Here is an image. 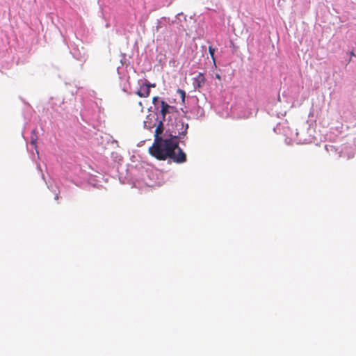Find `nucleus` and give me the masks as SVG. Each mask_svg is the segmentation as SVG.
<instances>
[{
  "label": "nucleus",
  "instance_id": "obj_1",
  "mask_svg": "<svg viewBox=\"0 0 356 356\" xmlns=\"http://www.w3.org/2000/svg\"><path fill=\"white\" fill-rule=\"evenodd\" d=\"M167 130L162 161L168 160L170 162L181 164L187 161V155L179 147V144L185 145L187 137L188 124L181 118H175L173 121L171 116L168 117Z\"/></svg>",
  "mask_w": 356,
  "mask_h": 356
},
{
  "label": "nucleus",
  "instance_id": "obj_2",
  "mask_svg": "<svg viewBox=\"0 0 356 356\" xmlns=\"http://www.w3.org/2000/svg\"><path fill=\"white\" fill-rule=\"evenodd\" d=\"M154 129V140L152 145L149 148V153L158 160L162 161L164 149V143L165 139V131L167 128L165 127V122L156 121Z\"/></svg>",
  "mask_w": 356,
  "mask_h": 356
},
{
  "label": "nucleus",
  "instance_id": "obj_3",
  "mask_svg": "<svg viewBox=\"0 0 356 356\" xmlns=\"http://www.w3.org/2000/svg\"><path fill=\"white\" fill-rule=\"evenodd\" d=\"M96 108H97V104L95 102H90L84 106L80 113L81 120L93 128L97 125L99 118V112H97Z\"/></svg>",
  "mask_w": 356,
  "mask_h": 356
},
{
  "label": "nucleus",
  "instance_id": "obj_4",
  "mask_svg": "<svg viewBox=\"0 0 356 356\" xmlns=\"http://www.w3.org/2000/svg\"><path fill=\"white\" fill-rule=\"evenodd\" d=\"M126 173L125 175L123 176V172H119V179L120 182L124 184L126 182H129L132 180H138L140 179H145V176H149V172L147 170H143L141 172V175L138 176L136 175L137 169L136 167L131 166L130 168H127L125 170Z\"/></svg>",
  "mask_w": 356,
  "mask_h": 356
},
{
  "label": "nucleus",
  "instance_id": "obj_5",
  "mask_svg": "<svg viewBox=\"0 0 356 356\" xmlns=\"http://www.w3.org/2000/svg\"><path fill=\"white\" fill-rule=\"evenodd\" d=\"M139 88L136 94L140 97H147L150 94V82L146 79H139L138 81Z\"/></svg>",
  "mask_w": 356,
  "mask_h": 356
},
{
  "label": "nucleus",
  "instance_id": "obj_6",
  "mask_svg": "<svg viewBox=\"0 0 356 356\" xmlns=\"http://www.w3.org/2000/svg\"><path fill=\"white\" fill-rule=\"evenodd\" d=\"M157 113L168 115V114H173L174 113H177L179 114V111L176 106L170 105L168 102H162L161 105L156 108Z\"/></svg>",
  "mask_w": 356,
  "mask_h": 356
},
{
  "label": "nucleus",
  "instance_id": "obj_7",
  "mask_svg": "<svg viewBox=\"0 0 356 356\" xmlns=\"http://www.w3.org/2000/svg\"><path fill=\"white\" fill-rule=\"evenodd\" d=\"M207 79L204 74L198 72L197 75L193 78V86L195 90L202 88L205 84Z\"/></svg>",
  "mask_w": 356,
  "mask_h": 356
},
{
  "label": "nucleus",
  "instance_id": "obj_8",
  "mask_svg": "<svg viewBox=\"0 0 356 356\" xmlns=\"http://www.w3.org/2000/svg\"><path fill=\"white\" fill-rule=\"evenodd\" d=\"M156 124V114L152 111V113L147 115L146 119L143 122V126L145 129L152 131L155 127Z\"/></svg>",
  "mask_w": 356,
  "mask_h": 356
},
{
  "label": "nucleus",
  "instance_id": "obj_9",
  "mask_svg": "<svg viewBox=\"0 0 356 356\" xmlns=\"http://www.w3.org/2000/svg\"><path fill=\"white\" fill-rule=\"evenodd\" d=\"M38 140V133L36 129H33L31 130V137H30V145L32 146L33 149H35L38 156L39 155L38 151L37 149L36 142Z\"/></svg>",
  "mask_w": 356,
  "mask_h": 356
},
{
  "label": "nucleus",
  "instance_id": "obj_10",
  "mask_svg": "<svg viewBox=\"0 0 356 356\" xmlns=\"http://www.w3.org/2000/svg\"><path fill=\"white\" fill-rule=\"evenodd\" d=\"M191 112L193 113L194 115H195L197 118H201L204 115V108L199 105L194 106Z\"/></svg>",
  "mask_w": 356,
  "mask_h": 356
},
{
  "label": "nucleus",
  "instance_id": "obj_11",
  "mask_svg": "<svg viewBox=\"0 0 356 356\" xmlns=\"http://www.w3.org/2000/svg\"><path fill=\"white\" fill-rule=\"evenodd\" d=\"M162 102L165 101L159 97L156 96L153 97L152 103L154 104V111H156V108H158L161 105Z\"/></svg>",
  "mask_w": 356,
  "mask_h": 356
},
{
  "label": "nucleus",
  "instance_id": "obj_12",
  "mask_svg": "<svg viewBox=\"0 0 356 356\" xmlns=\"http://www.w3.org/2000/svg\"><path fill=\"white\" fill-rule=\"evenodd\" d=\"M216 49L213 47V46H209V53L211 57V59L213 60V66L216 68V57H215V51Z\"/></svg>",
  "mask_w": 356,
  "mask_h": 356
},
{
  "label": "nucleus",
  "instance_id": "obj_13",
  "mask_svg": "<svg viewBox=\"0 0 356 356\" xmlns=\"http://www.w3.org/2000/svg\"><path fill=\"white\" fill-rule=\"evenodd\" d=\"M154 113L156 114V121H161V122H165L168 121V118H166V115L161 114L157 113V111H153Z\"/></svg>",
  "mask_w": 356,
  "mask_h": 356
},
{
  "label": "nucleus",
  "instance_id": "obj_14",
  "mask_svg": "<svg viewBox=\"0 0 356 356\" xmlns=\"http://www.w3.org/2000/svg\"><path fill=\"white\" fill-rule=\"evenodd\" d=\"M177 92L180 95L181 103L184 104L185 103V99H186V92L184 90L180 89V88H178L177 90Z\"/></svg>",
  "mask_w": 356,
  "mask_h": 356
},
{
  "label": "nucleus",
  "instance_id": "obj_15",
  "mask_svg": "<svg viewBox=\"0 0 356 356\" xmlns=\"http://www.w3.org/2000/svg\"><path fill=\"white\" fill-rule=\"evenodd\" d=\"M88 183L92 185L93 187H96V188H99V184L98 183H97L96 181V179H95V177H91L89 180H88Z\"/></svg>",
  "mask_w": 356,
  "mask_h": 356
},
{
  "label": "nucleus",
  "instance_id": "obj_16",
  "mask_svg": "<svg viewBox=\"0 0 356 356\" xmlns=\"http://www.w3.org/2000/svg\"><path fill=\"white\" fill-rule=\"evenodd\" d=\"M48 188H49V189H50V190H51L54 193H55L54 199H55L56 200H58V198H59V195H58V193H56L57 187H56V186H51V187H50V186H48Z\"/></svg>",
  "mask_w": 356,
  "mask_h": 356
},
{
  "label": "nucleus",
  "instance_id": "obj_17",
  "mask_svg": "<svg viewBox=\"0 0 356 356\" xmlns=\"http://www.w3.org/2000/svg\"><path fill=\"white\" fill-rule=\"evenodd\" d=\"M165 23H168L169 24H175L176 22V19H171L170 17H162Z\"/></svg>",
  "mask_w": 356,
  "mask_h": 356
},
{
  "label": "nucleus",
  "instance_id": "obj_18",
  "mask_svg": "<svg viewBox=\"0 0 356 356\" xmlns=\"http://www.w3.org/2000/svg\"><path fill=\"white\" fill-rule=\"evenodd\" d=\"M129 77L128 76V77H127V83H124V85H123V86H122V90H123L124 92H128V89H129V88L130 87V86H129Z\"/></svg>",
  "mask_w": 356,
  "mask_h": 356
},
{
  "label": "nucleus",
  "instance_id": "obj_19",
  "mask_svg": "<svg viewBox=\"0 0 356 356\" xmlns=\"http://www.w3.org/2000/svg\"><path fill=\"white\" fill-rule=\"evenodd\" d=\"M76 125H77L78 127H80V129H82V131H83V132H85V133H86L88 130V131L90 130V129H88L86 126L82 125V124L79 122V120H77Z\"/></svg>",
  "mask_w": 356,
  "mask_h": 356
},
{
  "label": "nucleus",
  "instance_id": "obj_20",
  "mask_svg": "<svg viewBox=\"0 0 356 356\" xmlns=\"http://www.w3.org/2000/svg\"><path fill=\"white\" fill-rule=\"evenodd\" d=\"M180 16H183V17H184V20H186V16H184V13H178V14H177V15L175 16L174 19H176V22H177V20H180V18H179V17H180Z\"/></svg>",
  "mask_w": 356,
  "mask_h": 356
},
{
  "label": "nucleus",
  "instance_id": "obj_21",
  "mask_svg": "<svg viewBox=\"0 0 356 356\" xmlns=\"http://www.w3.org/2000/svg\"><path fill=\"white\" fill-rule=\"evenodd\" d=\"M164 22L163 19H162V18L159 20H158V24L156 26V29L159 30L160 28L162 27L163 26V23Z\"/></svg>",
  "mask_w": 356,
  "mask_h": 356
},
{
  "label": "nucleus",
  "instance_id": "obj_22",
  "mask_svg": "<svg viewBox=\"0 0 356 356\" xmlns=\"http://www.w3.org/2000/svg\"><path fill=\"white\" fill-rule=\"evenodd\" d=\"M347 55L349 56V58H351L352 57H356V55L355 54V52L352 50V51H349L346 53Z\"/></svg>",
  "mask_w": 356,
  "mask_h": 356
},
{
  "label": "nucleus",
  "instance_id": "obj_23",
  "mask_svg": "<svg viewBox=\"0 0 356 356\" xmlns=\"http://www.w3.org/2000/svg\"><path fill=\"white\" fill-rule=\"evenodd\" d=\"M37 168H38V170L39 171H40V172H41V173H42V178L44 180V174L42 173V169H41V167H40V164H38V165H37Z\"/></svg>",
  "mask_w": 356,
  "mask_h": 356
},
{
  "label": "nucleus",
  "instance_id": "obj_24",
  "mask_svg": "<svg viewBox=\"0 0 356 356\" xmlns=\"http://www.w3.org/2000/svg\"><path fill=\"white\" fill-rule=\"evenodd\" d=\"M215 79L221 81V75L219 73L215 74Z\"/></svg>",
  "mask_w": 356,
  "mask_h": 356
},
{
  "label": "nucleus",
  "instance_id": "obj_25",
  "mask_svg": "<svg viewBox=\"0 0 356 356\" xmlns=\"http://www.w3.org/2000/svg\"><path fill=\"white\" fill-rule=\"evenodd\" d=\"M351 61H352V58H348L346 59V60H345L346 65H347L348 64H349Z\"/></svg>",
  "mask_w": 356,
  "mask_h": 356
},
{
  "label": "nucleus",
  "instance_id": "obj_26",
  "mask_svg": "<svg viewBox=\"0 0 356 356\" xmlns=\"http://www.w3.org/2000/svg\"><path fill=\"white\" fill-rule=\"evenodd\" d=\"M152 87V88H155L156 87V83H150V88Z\"/></svg>",
  "mask_w": 356,
  "mask_h": 356
},
{
  "label": "nucleus",
  "instance_id": "obj_27",
  "mask_svg": "<svg viewBox=\"0 0 356 356\" xmlns=\"http://www.w3.org/2000/svg\"><path fill=\"white\" fill-rule=\"evenodd\" d=\"M278 100L280 101V95L278 96Z\"/></svg>",
  "mask_w": 356,
  "mask_h": 356
}]
</instances>
